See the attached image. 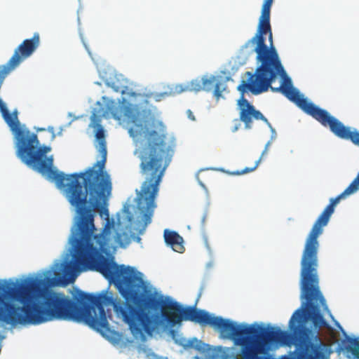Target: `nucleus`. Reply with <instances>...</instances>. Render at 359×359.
<instances>
[{
  "instance_id": "nucleus-1",
  "label": "nucleus",
  "mask_w": 359,
  "mask_h": 359,
  "mask_svg": "<svg viewBox=\"0 0 359 359\" xmlns=\"http://www.w3.org/2000/svg\"><path fill=\"white\" fill-rule=\"evenodd\" d=\"M3 118L14 135L18 157L47 180L54 182L58 189L63 190L69 203L76 208L70 238L74 250L73 260L62 264L64 275L74 280L79 273L92 270L100 272L106 279L116 280L121 286L138 280L131 276L130 268L118 266L103 255L112 244L110 238L112 224L107 222L102 233H96L95 213L90 205L86 207L88 200L83 184L81 194L84 196H79L82 201H74L70 185L75 178L72 174L66 175L53 167V156H46L50 147L39 146L37 135L20 124L16 110L12 114L8 111Z\"/></svg>"
},
{
  "instance_id": "nucleus-2",
  "label": "nucleus",
  "mask_w": 359,
  "mask_h": 359,
  "mask_svg": "<svg viewBox=\"0 0 359 359\" xmlns=\"http://www.w3.org/2000/svg\"><path fill=\"white\" fill-rule=\"evenodd\" d=\"M122 266L130 268L131 276L138 280L130 283L128 286L126 283V286L123 284L121 287L116 280L107 279L114 284L126 301L114 297L112 293L97 295L87 293V325L102 334L110 331L104 306H112L116 317L127 324L135 334L145 332L151 334L161 327H173L182 321H191L218 330L222 337L231 339L241 347V359H245L244 348L250 344V335H256L259 331L255 325H238L230 320L213 316L195 306L184 307L162 295L151 294L142 298L146 286L141 273L135 274L133 267Z\"/></svg>"
},
{
  "instance_id": "nucleus-3",
  "label": "nucleus",
  "mask_w": 359,
  "mask_h": 359,
  "mask_svg": "<svg viewBox=\"0 0 359 359\" xmlns=\"http://www.w3.org/2000/svg\"><path fill=\"white\" fill-rule=\"evenodd\" d=\"M334 212L330 204L324 209L309 232L302 252L301 297L306 299L309 309L299 308L294 312L289 322L291 333L279 327L255 325L259 331L250 335V344L244 348L245 359H324L327 345L318 331L329 326L321 308L324 311L329 310L319 286L318 238Z\"/></svg>"
},
{
  "instance_id": "nucleus-4",
  "label": "nucleus",
  "mask_w": 359,
  "mask_h": 359,
  "mask_svg": "<svg viewBox=\"0 0 359 359\" xmlns=\"http://www.w3.org/2000/svg\"><path fill=\"white\" fill-rule=\"evenodd\" d=\"M273 2V0H264L257 32L242 47L243 49H246L249 46H253L252 50L257 53L256 60L260 65L254 74L250 72L245 73L248 81H242L238 90L243 93L249 90L254 95L266 92L269 88L273 92H280L323 126H328L336 136L349 140L359 146L358 132L351 131L350 128L346 127L327 111L309 102L293 87L292 81L287 77L278 54L273 46V34L270 24Z\"/></svg>"
},
{
  "instance_id": "nucleus-5",
  "label": "nucleus",
  "mask_w": 359,
  "mask_h": 359,
  "mask_svg": "<svg viewBox=\"0 0 359 359\" xmlns=\"http://www.w3.org/2000/svg\"><path fill=\"white\" fill-rule=\"evenodd\" d=\"M107 111L117 121L123 118L128 123H132L136 133L140 135L144 134L147 139L148 144L143 148L140 156V166L144 181L140 191L137 194L135 210L138 224L146 227L151 222L157 206L155 200L165 171L173 156V147L165 142L164 134L155 130L149 131L147 125L143 126L139 117L140 111L125 98L118 105L111 102L107 106Z\"/></svg>"
},
{
  "instance_id": "nucleus-6",
  "label": "nucleus",
  "mask_w": 359,
  "mask_h": 359,
  "mask_svg": "<svg viewBox=\"0 0 359 359\" xmlns=\"http://www.w3.org/2000/svg\"><path fill=\"white\" fill-rule=\"evenodd\" d=\"M97 119L96 126L97 127L95 137L98 141L97 149L101 155V159L97 161L93 167L88 168L85 172H75L72 176L74 180L72 181L70 187L74 201H81L79 196H84L81 194V183L86 190L88 196V203L93 212H97L101 217L105 216L107 222L109 220V211L107 208L109 196L111 191V182L109 174L104 170L107 161V145L104 136V130L99 123Z\"/></svg>"
},
{
  "instance_id": "nucleus-7",
  "label": "nucleus",
  "mask_w": 359,
  "mask_h": 359,
  "mask_svg": "<svg viewBox=\"0 0 359 359\" xmlns=\"http://www.w3.org/2000/svg\"><path fill=\"white\" fill-rule=\"evenodd\" d=\"M241 96L237 101L239 120L244 123L245 129H251L254 121H262L271 126L268 119L263 114L251 104L244 96V93L240 91Z\"/></svg>"
},
{
  "instance_id": "nucleus-8",
  "label": "nucleus",
  "mask_w": 359,
  "mask_h": 359,
  "mask_svg": "<svg viewBox=\"0 0 359 359\" xmlns=\"http://www.w3.org/2000/svg\"><path fill=\"white\" fill-rule=\"evenodd\" d=\"M163 236L166 245L170 246L175 252H184V240L176 231L165 229Z\"/></svg>"
},
{
  "instance_id": "nucleus-9",
  "label": "nucleus",
  "mask_w": 359,
  "mask_h": 359,
  "mask_svg": "<svg viewBox=\"0 0 359 359\" xmlns=\"http://www.w3.org/2000/svg\"><path fill=\"white\" fill-rule=\"evenodd\" d=\"M176 90L177 93H182L185 91L198 92L203 90V79H196L192 80L184 86H178L176 87Z\"/></svg>"
},
{
  "instance_id": "nucleus-10",
  "label": "nucleus",
  "mask_w": 359,
  "mask_h": 359,
  "mask_svg": "<svg viewBox=\"0 0 359 359\" xmlns=\"http://www.w3.org/2000/svg\"><path fill=\"white\" fill-rule=\"evenodd\" d=\"M346 349L351 353L354 358L359 359V341L358 339L348 338Z\"/></svg>"
},
{
  "instance_id": "nucleus-11",
  "label": "nucleus",
  "mask_w": 359,
  "mask_h": 359,
  "mask_svg": "<svg viewBox=\"0 0 359 359\" xmlns=\"http://www.w3.org/2000/svg\"><path fill=\"white\" fill-rule=\"evenodd\" d=\"M130 243V237L128 233L116 231L114 236V243L121 247H125Z\"/></svg>"
},
{
  "instance_id": "nucleus-12",
  "label": "nucleus",
  "mask_w": 359,
  "mask_h": 359,
  "mask_svg": "<svg viewBox=\"0 0 359 359\" xmlns=\"http://www.w3.org/2000/svg\"><path fill=\"white\" fill-rule=\"evenodd\" d=\"M203 79V90L210 91L215 86V83L217 80V77L215 76H205L202 77Z\"/></svg>"
},
{
  "instance_id": "nucleus-13",
  "label": "nucleus",
  "mask_w": 359,
  "mask_h": 359,
  "mask_svg": "<svg viewBox=\"0 0 359 359\" xmlns=\"http://www.w3.org/2000/svg\"><path fill=\"white\" fill-rule=\"evenodd\" d=\"M270 144L271 142H268L265 146V148H264V150L263 151L262 154V156L261 157L258 159V161L256 162L255 166L253 168H245V169L241 170V171H236L235 172H233V174H236V175H243V174H245V173H248V172H252L253 170H255L257 167L258 166L259 163H260L263 156L268 151V149H269V147L270 146Z\"/></svg>"
},
{
  "instance_id": "nucleus-14",
  "label": "nucleus",
  "mask_w": 359,
  "mask_h": 359,
  "mask_svg": "<svg viewBox=\"0 0 359 359\" xmlns=\"http://www.w3.org/2000/svg\"><path fill=\"white\" fill-rule=\"evenodd\" d=\"M214 87L213 95L217 100H219L222 96V93L226 88V84L224 81H218L215 82Z\"/></svg>"
},
{
  "instance_id": "nucleus-15",
  "label": "nucleus",
  "mask_w": 359,
  "mask_h": 359,
  "mask_svg": "<svg viewBox=\"0 0 359 359\" xmlns=\"http://www.w3.org/2000/svg\"><path fill=\"white\" fill-rule=\"evenodd\" d=\"M126 212L127 213V218H128V221L130 222V224H132V222L133 220V216L131 215L130 212L128 210L126 211Z\"/></svg>"
},
{
  "instance_id": "nucleus-16",
  "label": "nucleus",
  "mask_w": 359,
  "mask_h": 359,
  "mask_svg": "<svg viewBox=\"0 0 359 359\" xmlns=\"http://www.w3.org/2000/svg\"><path fill=\"white\" fill-rule=\"evenodd\" d=\"M187 114H188V117L189 118H190L191 120L192 121H194L195 120V117L192 113V111L191 110H188L187 111Z\"/></svg>"
},
{
  "instance_id": "nucleus-17",
  "label": "nucleus",
  "mask_w": 359,
  "mask_h": 359,
  "mask_svg": "<svg viewBox=\"0 0 359 359\" xmlns=\"http://www.w3.org/2000/svg\"><path fill=\"white\" fill-rule=\"evenodd\" d=\"M237 130H238V127H237V126H236V127L232 130V131H233V132H236Z\"/></svg>"
},
{
  "instance_id": "nucleus-18",
  "label": "nucleus",
  "mask_w": 359,
  "mask_h": 359,
  "mask_svg": "<svg viewBox=\"0 0 359 359\" xmlns=\"http://www.w3.org/2000/svg\"><path fill=\"white\" fill-rule=\"evenodd\" d=\"M151 356H152L154 358L157 359V356H156V355L152 354V355H151Z\"/></svg>"
}]
</instances>
